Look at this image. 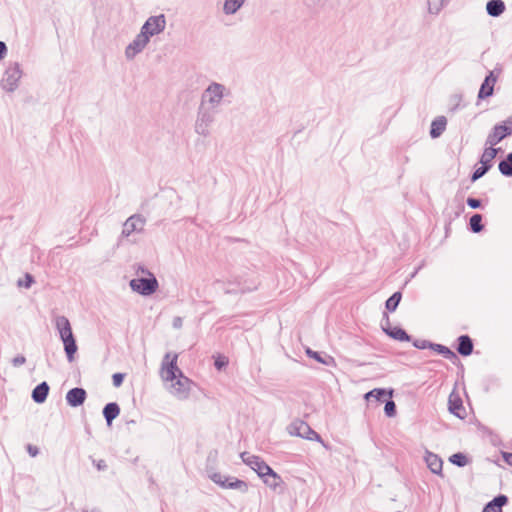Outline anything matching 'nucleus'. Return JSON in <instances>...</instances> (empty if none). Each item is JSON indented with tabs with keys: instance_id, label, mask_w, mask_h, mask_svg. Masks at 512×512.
<instances>
[{
	"instance_id": "12",
	"label": "nucleus",
	"mask_w": 512,
	"mask_h": 512,
	"mask_svg": "<svg viewBox=\"0 0 512 512\" xmlns=\"http://www.w3.org/2000/svg\"><path fill=\"white\" fill-rule=\"evenodd\" d=\"M148 38L142 35L140 32L135 36L133 41L129 43L125 48V57L127 60H133L138 54H140L148 45Z\"/></svg>"
},
{
	"instance_id": "1",
	"label": "nucleus",
	"mask_w": 512,
	"mask_h": 512,
	"mask_svg": "<svg viewBox=\"0 0 512 512\" xmlns=\"http://www.w3.org/2000/svg\"><path fill=\"white\" fill-rule=\"evenodd\" d=\"M231 96V90L224 84L212 81L203 90L200 98V104L220 110L226 98Z\"/></svg>"
},
{
	"instance_id": "17",
	"label": "nucleus",
	"mask_w": 512,
	"mask_h": 512,
	"mask_svg": "<svg viewBox=\"0 0 512 512\" xmlns=\"http://www.w3.org/2000/svg\"><path fill=\"white\" fill-rule=\"evenodd\" d=\"M246 0H224L222 13L225 16L235 15L245 4Z\"/></svg>"
},
{
	"instance_id": "5",
	"label": "nucleus",
	"mask_w": 512,
	"mask_h": 512,
	"mask_svg": "<svg viewBox=\"0 0 512 512\" xmlns=\"http://www.w3.org/2000/svg\"><path fill=\"white\" fill-rule=\"evenodd\" d=\"M286 431L290 436H296L311 441L314 440L326 447L321 436L303 420L295 419L286 427Z\"/></svg>"
},
{
	"instance_id": "41",
	"label": "nucleus",
	"mask_w": 512,
	"mask_h": 512,
	"mask_svg": "<svg viewBox=\"0 0 512 512\" xmlns=\"http://www.w3.org/2000/svg\"><path fill=\"white\" fill-rule=\"evenodd\" d=\"M413 345H414V347H416L418 349H426V348L431 349V346H433V343H431L427 340L417 339L413 342Z\"/></svg>"
},
{
	"instance_id": "29",
	"label": "nucleus",
	"mask_w": 512,
	"mask_h": 512,
	"mask_svg": "<svg viewBox=\"0 0 512 512\" xmlns=\"http://www.w3.org/2000/svg\"><path fill=\"white\" fill-rule=\"evenodd\" d=\"M498 169L506 177H512V152L499 162Z\"/></svg>"
},
{
	"instance_id": "28",
	"label": "nucleus",
	"mask_w": 512,
	"mask_h": 512,
	"mask_svg": "<svg viewBox=\"0 0 512 512\" xmlns=\"http://www.w3.org/2000/svg\"><path fill=\"white\" fill-rule=\"evenodd\" d=\"M263 482L271 489L276 490L281 484V477L272 469V472L266 474L264 477H261Z\"/></svg>"
},
{
	"instance_id": "48",
	"label": "nucleus",
	"mask_w": 512,
	"mask_h": 512,
	"mask_svg": "<svg viewBox=\"0 0 512 512\" xmlns=\"http://www.w3.org/2000/svg\"><path fill=\"white\" fill-rule=\"evenodd\" d=\"M502 457L504 459V461L509 464L510 466H512V453L510 452H503L502 453Z\"/></svg>"
},
{
	"instance_id": "42",
	"label": "nucleus",
	"mask_w": 512,
	"mask_h": 512,
	"mask_svg": "<svg viewBox=\"0 0 512 512\" xmlns=\"http://www.w3.org/2000/svg\"><path fill=\"white\" fill-rule=\"evenodd\" d=\"M214 364H215V367L218 370H221L222 368H224L228 364V360L224 356H219V357L216 358Z\"/></svg>"
},
{
	"instance_id": "3",
	"label": "nucleus",
	"mask_w": 512,
	"mask_h": 512,
	"mask_svg": "<svg viewBox=\"0 0 512 512\" xmlns=\"http://www.w3.org/2000/svg\"><path fill=\"white\" fill-rule=\"evenodd\" d=\"M23 69L19 62H9L0 80V87L7 93H13L20 85Z\"/></svg>"
},
{
	"instance_id": "4",
	"label": "nucleus",
	"mask_w": 512,
	"mask_h": 512,
	"mask_svg": "<svg viewBox=\"0 0 512 512\" xmlns=\"http://www.w3.org/2000/svg\"><path fill=\"white\" fill-rule=\"evenodd\" d=\"M218 110L207 108L203 104H199L197 116L194 124L195 132L200 136H207L210 133V127L215 121V115Z\"/></svg>"
},
{
	"instance_id": "36",
	"label": "nucleus",
	"mask_w": 512,
	"mask_h": 512,
	"mask_svg": "<svg viewBox=\"0 0 512 512\" xmlns=\"http://www.w3.org/2000/svg\"><path fill=\"white\" fill-rule=\"evenodd\" d=\"M508 501V498L505 495H498L492 501L489 502L493 507H495L498 512H501L502 506H504Z\"/></svg>"
},
{
	"instance_id": "8",
	"label": "nucleus",
	"mask_w": 512,
	"mask_h": 512,
	"mask_svg": "<svg viewBox=\"0 0 512 512\" xmlns=\"http://www.w3.org/2000/svg\"><path fill=\"white\" fill-rule=\"evenodd\" d=\"M167 390L178 400H186L191 391V381L184 375L177 377L175 380L167 381Z\"/></svg>"
},
{
	"instance_id": "53",
	"label": "nucleus",
	"mask_w": 512,
	"mask_h": 512,
	"mask_svg": "<svg viewBox=\"0 0 512 512\" xmlns=\"http://www.w3.org/2000/svg\"><path fill=\"white\" fill-rule=\"evenodd\" d=\"M506 123H508V124L512 127V118H508V119L506 120Z\"/></svg>"
},
{
	"instance_id": "32",
	"label": "nucleus",
	"mask_w": 512,
	"mask_h": 512,
	"mask_svg": "<svg viewBox=\"0 0 512 512\" xmlns=\"http://www.w3.org/2000/svg\"><path fill=\"white\" fill-rule=\"evenodd\" d=\"M431 349L438 352L439 354L443 355L446 359L457 358L456 354L451 349H449L448 347H446L444 345L433 343V346H431Z\"/></svg>"
},
{
	"instance_id": "37",
	"label": "nucleus",
	"mask_w": 512,
	"mask_h": 512,
	"mask_svg": "<svg viewBox=\"0 0 512 512\" xmlns=\"http://www.w3.org/2000/svg\"><path fill=\"white\" fill-rule=\"evenodd\" d=\"M208 476L214 483H216L220 487L224 485L226 479L228 478V476H225L219 472H209Z\"/></svg>"
},
{
	"instance_id": "38",
	"label": "nucleus",
	"mask_w": 512,
	"mask_h": 512,
	"mask_svg": "<svg viewBox=\"0 0 512 512\" xmlns=\"http://www.w3.org/2000/svg\"><path fill=\"white\" fill-rule=\"evenodd\" d=\"M385 414L388 417H394L396 415V404L393 400H388L384 407Z\"/></svg>"
},
{
	"instance_id": "13",
	"label": "nucleus",
	"mask_w": 512,
	"mask_h": 512,
	"mask_svg": "<svg viewBox=\"0 0 512 512\" xmlns=\"http://www.w3.org/2000/svg\"><path fill=\"white\" fill-rule=\"evenodd\" d=\"M145 220L139 215L130 216L123 224L121 238H128L133 233H139L144 229Z\"/></svg>"
},
{
	"instance_id": "14",
	"label": "nucleus",
	"mask_w": 512,
	"mask_h": 512,
	"mask_svg": "<svg viewBox=\"0 0 512 512\" xmlns=\"http://www.w3.org/2000/svg\"><path fill=\"white\" fill-rule=\"evenodd\" d=\"M497 81V77L494 75L493 71H490L489 74L485 77L483 83L480 86L478 92L479 99H485L493 95L494 85Z\"/></svg>"
},
{
	"instance_id": "19",
	"label": "nucleus",
	"mask_w": 512,
	"mask_h": 512,
	"mask_svg": "<svg viewBox=\"0 0 512 512\" xmlns=\"http://www.w3.org/2000/svg\"><path fill=\"white\" fill-rule=\"evenodd\" d=\"M447 120L444 116L435 118L431 123L430 136L438 138L446 129Z\"/></svg>"
},
{
	"instance_id": "25",
	"label": "nucleus",
	"mask_w": 512,
	"mask_h": 512,
	"mask_svg": "<svg viewBox=\"0 0 512 512\" xmlns=\"http://www.w3.org/2000/svg\"><path fill=\"white\" fill-rule=\"evenodd\" d=\"M222 488L235 489V490H239L241 492H246L248 489V486H247L246 482H244L242 480H239L235 477H228L226 479L224 485L222 486Z\"/></svg>"
},
{
	"instance_id": "20",
	"label": "nucleus",
	"mask_w": 512,
	"mask_h": 512,
	"mask_svg": "<svg viewBox=\"0 0 512 512\" xmlns=\"http://www.w3.org/2000/svg\"><path fill=\"white\" fill-rule=\"evenodd\" d=\"M457 351L463 356H469L473 352V342L468 335H461L458 338Z\"/></svg>"
},
{
	"instance_id": "44",
	"label": "nucleus",
	"mask_w": 512,
	"mask_h": 512,
	"mask_svg": "<svg viewBox=\"0 0 512 512\" xmlns=\"http://www.w3.org/2000/svg\"><path fill=\"white\" fill-rule=\"evenodd\" d=\"M467 204L472 209H477V208H479L481 206V201L479 199L469 197L467 199Z\"/></svg>"
},
{
	"instance_id": "6",
	"label": "nucleus",
	"mask_w": 512,
	"mask_h": 512,
	"mask_svg": "<svg viewBox=\"0 0 512 512\" xmlns=\"http://www.w3.org/2000/svg\"><path fill=\"white\" fill-rule=\"evenodd\" d=\"M178 354L168 352L164 355L161 368L160 376L164 382L175 380L177 377L184 375L177 365Z\"/></svg>"
},
{
	"instance_id": "22",
	"label": "nucleus",
	"mask_w": 512,
	"mask_h": 512,
	"mask_svg": "<svg viewBox=\"0 0 512 512\" xmlns=\"http://www.w3.org/2000/svg\"><path fill=\"white\" fill-rule=\"evenodd\" d=\"M486 11L492 17H499L505 11V3L502 0H489Z\"/></svg>"
},
{
	"instance_id": "10",
	"label": "nucleus",
	"mask_w": 512,
	"mask_h": 512,
	"mask_svg": "<svg viewBox=\"0 0 512 512\" xmlns=\"http://www.w3.org/2000/svg\"><path fill=\"white\" fill-rule=\"evenodd\" d=\"M240 457L242 461L252 470H254L260 478L272 472V468L259 456L252 455L248 452H243L241 453Z\"/></svg>"
},
{
	"instance_id": "33",
	"label": "nucleus",
	"mask_w": 512,
	"mask_h": 512,
	"mask_svg": "<svg viewBox=\"0 0 512 512\" xmlns=\"http://www.w3.org/2000/svg\"><path fill=\"white\" fill-rule=\"evenodd\" d=\"M470 229L474 233H479L483 230L482 225V215L481 214H474L471 216L469 220Z\"/></svg>"
},
{
	"instance_id": "47",
	"label": "nucleus",
	"mask_w": 512,
	"mask_h": 512,
	"mask_svg": "<svg viewBox=\"0 0 512 512\" xmlns=\"http://www.w3.org/2000/svg\"><path fill=\"white\" fill-rule=\"evenodd\" d=\"M27 451H28L29 455L32 457H36L39 453L38 448L36 446H32V445H28Z\"/></svg>"
},
{
	"instance_id": "31",
	"label": "nucleus",
	"mask_w": 512,
	"mask_h": 512,
	"mask_svg": "<svg viewBox=\"0 0 512 512\" xmlns=\"http://www.w3.org/2000/svg\"><path fill=\"white\" fill-rule=\"evenodd\" d=\"M448 2L449 0H427L429 13L437 15Z\"/></svg>"
},
{
	"instance_id": "23",
	"label": "nucleus",
	"mask_w": 512,
	"mask_h": 512,
	"mask_svg": "<svg viewBox=\"0 0 512 512\" xmlns=\"http://www.w3.org/2000/svg\"><path fill=\"white\" fill-rule=\"evenodd\" d=\"M120 413L119 405L115 402H111L105 405L103 409V416L106 419L107 425L110 426L112 421L118 417Z\"/></svg>"
},
{
	"instance_id": "9",
	"label": "nucleus",
	"mask_w": 512,
	"mask_h": 512,
	"mask_svg": "<svg viewBox=\"0 0 512 512\" xmlns=\"http://www.w3.org/2000/svg\"><path fill=\"white\" fill-rule=\"evenodd\" d=\"M166 28V18L163 14L150 16L140 29V33L148 38L161 34Z\"/></svg>"
},
{
	"instance_id": "43",
	"label": "nucleus",
	"mask_w": 512,
	"mask_h": 512,
	"mask_svg": "<svg viewBox=\"0 0 512 512\" xmlns=\"http://www.w3.org/2000/svg\"><path fill=\"white\" fill-rule=\"evenodd\" d=\"M123 380H124V374H122V373H115L112 376L113 385L115 387L121 386V384L123 383Z\"/></svg>"
},
{
	"instance_id": "39",
	"label": "nucleus",
	"mask_w": 512,
	"mask_h": 512,
	"mask_svg": "<svg viewBox=\"0 0 512 512\" xmlns=\"http://www.w3.org/2000/svg\"><path fill=\"white\" fill-rule=\"evenodd\" d=\"M489 171L488 167L487 166H483L481 164L480 167H478L472 174V178L471 180L474 182L478 179H480L481 177H483L487 172Z\"/></svg>"
},
{
	"instance_id": "50",
	"label": "nucleus",
	"mask_w": 512,
	"mask_h": 512,
	"mask_svg": "<svg viewBox=\"0 0 512 512\" xmlns=\"http://www.w3.org/2000/svg\"><path fill=\"white\" fill-rule=\"evenodd\" d=\"M137 274H143V275H147V277H150V274H153L152 272H150L149 270H147L146 268L144 267H139L137 269Z\"/></svg>"
},
{
	"instance_id": "2",
	"label": "nucleus",
	"mask_w": 512,
	"mask_h": 512,
	"mask_svg": "<svg viewBox=\"0 0 512 512\" xmlns=\"http://www.w3.org/2000/svg\"><path fill=\"white\" fill-rule=\"evenodd\" d=\"M54 324L58 331L59 337L63 342L67 360L69 362L74 361L78 346L76 344L70 321L67 317L58 315L54 318Z\"/></svg>"
},
{
	"instance_id": "7",
	"label": "nucleus",
	"mask_w": 512,
	"mask_h": 512,
	"mask_svg": "<svg viewBox=\"0 0 512 512\" xmlns=\"http://www.w3.org/2000/svg\"><path fill=\"white\" fill-rule=\"evenodd\" d=\"M129 286L132 291L142 296H150L157 291L159 283L154 274H150V277H139L132 279L129 282Z\"/></svg>"
},
{
	"instance_id": "11",
	"label": "nucleus",
	"mask_w": 512,
	"mask_h": 512,
	"mask_svg": "<svg viewBox=\"0 0 512 512\" xmlns=\"http://www.w3.org/2000/svg\"><path fill=\"white\" fill-rule=\"evenodd\" d=\"M512 134V127L506 123V121L502 124H497L493 127L491 132L488 134L486 138L485 144L487 146H495L500 141H502L505 137Z\"/></svg>"
},
{
	"instance_id": "15",
	"label": "nucleus",
	"mask_w": 512,
	"mask_h": 512,
	"mask_svg": "<svg viewBox=\"0 0 512 512\" xmlns=\"http://www.w3.org/2000/svg\"><path fill=\"white\" fill-rule=\"evenodd\" d=\"M86 391L83 388H72L66 394L67 403L72 407H78L84 403Z\"/></svg>"
},
{
	"instance_id": "18",
	"label": "nucleus",
	"mask_w": 512,
	"mask_h": 512,
	"mask_svg": "<svg viewBox=\"0 0 512 512\" xmlns=\"http://www.w3.org/2000/svg\"><path fill=\"white\" fill-rule=\"evenodd\" d=\"M425 461L427 463L428 468L431 470L434 474H440L442 471V465L443 462L441 458L432 453V452H426Z\"/></svg>"
},
{
	"instance_id": "21",
	"label": "nucleus",
	"mask_w": 512,
	"mask_h": 512,
	"mask_svg": "<svg viewBox=\"0 0 512 512\" xmlns=\"http://www.w3.org/2000/svg\"><path fill=\"white\" fill-rule=\"evenodd\" d=\"M49 393V385L46 382L38 384L32 391V399L36 403H43Z\"/></svg>"
},
{
	"instance_id": "40",
	"label": "nucleus",
	"mask_w": 512,
	"mask_h": 512,
	"mask_svg": "<svg viewBox=\"0 0 512 512\" xmlns=\"http://www.w3.org/2000/svg\"><path fill=\"white\" fill-rule=\"evenodd\" d=\"M34 282V279L33 277L30 275V274H26L25 275V278L24 279H19L18 280V286L19 287H25V288H30L31 285L33 284Z\"/></svg>"
},
{
	"instance_id": "24",
	"label": "nucleus",
	"mask_w": 512,
	"mask_h": 512,
	"mask_svg": "<svg viewBox=\"0 0 512 512\" xmlns=\"http://www.w3.org/2000/svg\"><path fill=\"white\" fill-rule=\"evenodd\" d=\"M499 150H500L499 148H494V146H488L484 150V152L480 158V163L483 166H487L488 169H490L492 167V161L497 156Z\"/></svg>"
},
{
	"instance_id": "27",
	"label": "nucleus",
	"mask_w": 512,
	"mask_h": 512,
	"mask_svg": "<svg viewBox=\"0 0 512 512\" xmlns=\"http://www.w3.org/2000/svg\"><path fill=\"white\" fill-rule=\"evenodd\" d=\"M306 354L307 356H309L310 358H313L314 360H316L317 362L321 363V364H324V365H327V366H330V365H333L335 363L334 361V358L329 356V355H322L320 354L319 352H316V351H313L312 349L310 348H307L306 349Z\"/></svg>"
},
{
	"instance_id": "16",
	"label": "nucleus",
	"mask_w": 512,
	"mask_h": 512,
	"mask_svg": "<svg viewBox=\"0 0 512 512\" xmlns=\"http://www.w3.org/2000/svg\"><path fill=\"white\" fill-rule=\"evenodd\" d=\"M448 409L449 411L459 418H464L463 412V404L461 398L454 392H452L449 396L448 400Z\"/></svg>"
},
{
	"instance_id": "46",
	"label": "nucleus",
	"mask_w": 512,
	"mask_h": 512,
	"mask_svg": "<svg viewBox=\"0 0 512 512\" xmlns=\"http://www.w3.org/2000/svg\"><path fill=\"white\" fill-rule=\"evenodd\" d=\"M182 325H183V319L179 316L174 317V319L172 321L173 328L180 329L182 327Z\"/></svg>"
},
{
	"instance_id": "30",
	"label": "nucleus",
	"mask_w": 512,
	"mask_h": 512,
	"mask_svg": "<svg viewBox=\"0 0 512 512\" xmlns=\"http://www.w3.org/2000/svg\"><path fill=\"white\" fill-rule=\"evenodd\" d=\"M386 395H389V397H392L393 390L386 391L385 389H382V388H376V389H373V390L367 392L365 394L364 398L367 401L370 400V398H375L376 400L380 401Z\"/></svg>"
},
{
	"instance_id": "26",
	"label": "nucleus",
	"mask_w": 512,
	"mask_h": 512,
	"mask_svg": "<svg viewBox=\"0 0 512 512\" xmlns=\"http://www.w3.org/2000/svg\"><path fill=\"white\" fill-rule=\"evenodd\" d=\"M383 330L386 334H388L391 338L398 341H409L410 336L401 328L393 327L387 328L383 326Z\"/></svg>"
},
{
	"instance_id": "52",
	"label": "nucleus",
	"mask_w": 512,
	"mask_h": 512,
	"mask_svg": "<svg viewBox=\"0 0 512 512\" xmlns=\"http://www.w3.org/2000/svg\"><path fill=\"white\" fill-rule=\"evenodd\" d=\"M106 468V463L104 460H100L98 463H97V469L98 470H104Z\"/></svg>"
},
{
	"instance_id": "49",
	"label": "nucleus",
	"mask_w": 512,
	"mask_h": 512,
	"mask_svg": "<svg viewBox=\"0 0 512 512\" xmlns=\"http://www.w3.org/2000/svg\"><path fill=\"white\" fill-rule=\"evenodd\" d=\"M7 53V46L4 42L0 41V60H2Z\"/></svg>"
},
{
	"instance_id": "51",
	"label": "nucleus",
	"mask_w": 512,
	"mask_h": 512,
	"mask_svg": "<svg viewBox=\"0 0 512 512\" xmlns=\"http://www.w3.org/2000/svg\"><path fill=\"white\" fill-rule=\"evenodd\" d=\"M381 326H382V327L384 326V327H387V328H392V327L390 326L389 318H388V316H387L386 314H385V318H384V320L382 321Z\"/></svg>"
},
{
	"instance_id": "35",
	"label": "nucleus",
	"mask_w": 512,
	"mask_h": 512,
	"mask_svg": "<svg viewBox=\"0 0 512 512\" xmlns=\"http://www.w3.org/2000/svg\"><path fill=\"white\" fill-rule=\"evenodd\" d=\"M449 461L458 467H464L468 463V459L466 455H464L463 453L453 454L452 456H450Z\"/></svg>"
},
{
	"instance_id": "45",
	"label": "nucleus",
	"mask_w": 512,
	"mask_h": 512,
	"mask_svg": "<svg viewBox=\"0 0 512 512\" xmlns=\"http://www.w3.org/2000/svg\"><path fill=\"white\" fill-rule=\"evenodd\" d=\"M26 362V358L23 355H18L12 359V365L14 367H19Z\"/></svg>"
},
{
	"instance_id": "34",
	"label": "nucleus",
	"mask_w": 512,
	"mask_h": 512,
	"mask_svg": "<svg viewBox=\"0 0 512 512\" xmlns=\"http://www.w3.org/2000/svg\"><path fill=\"white\" fill-rule=\"evenodd\" d=\"M401 298L402 294L400 292H395L392 294V296L388 298L385 303L386 309L391 312L395 311L401 301Z\"/></svg>"
},
{
	"instance_id": "54",
	"label": "nucleus",
	"mask_w": 512,
	"mask_h": 512,
	"mask_svg": "<svg viewBox=\"0 0 512 512\" xmlns=\"http://www.w3.org/2000/svg\"><path fill=\"white\" fill-rule=\"evenodd\" d=\"M417 271H418V269L411 275V278L415 277Z\"/></svg>"
}]
</instances>
